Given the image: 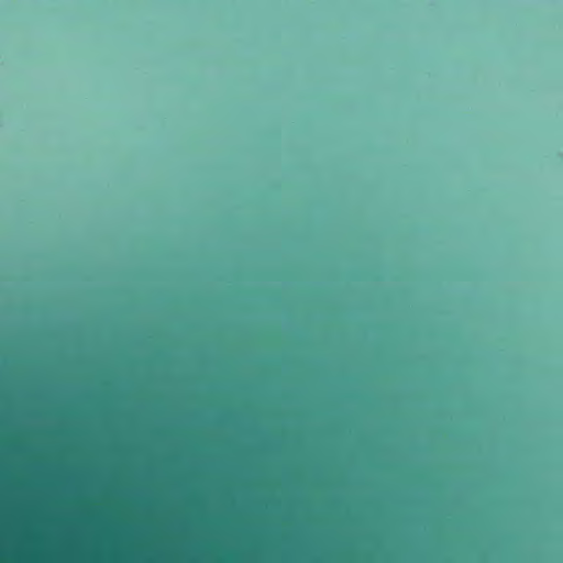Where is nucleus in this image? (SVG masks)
<instances>
[{"label":"nucleus","mask_w":563,"mask_h":563,"mask_svg":"<svg viewBox=\"0 0 563 563\" xmlns=\"http://www.w3.org/2000/svg\"><path fill=\"white\" fill-rule=\"evenodd\" d=\"M260 460H247V463H249V471L251 470V467L253 466V463L254 462H258Z\"/></svg>","instance_id":"1"}]
</instances>
